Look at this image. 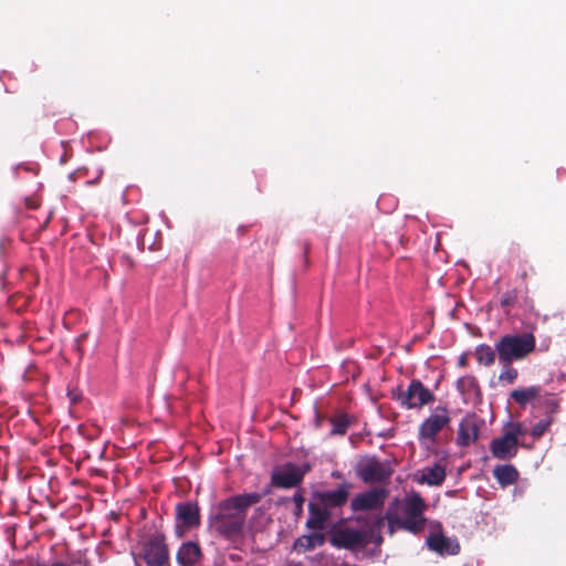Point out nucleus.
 <instances>
[{
    "label": "nucleus",
    "instance_id": "obj_1",
    "mask_svg": "<svg viewBox=\"0 0 566 566\" xmlns=\"http://www.w3.org/2000/svg\"><path fill=\"white\" fill-rule=\"evenodd\" d=\"M270 489L263 492H251L230 496L213 506L209 516L210 527L224 539L237 541L242 537L248 510L258 504Z\"/></svg>",
    "mask_w": 566,
    "mask_h": 566
},
{
    "label": "nucleus",
    "instance_id": "obj_2",
    "mask_svg": "<svg viewBox=\"0 0 566 566\" xmlns=\"http://www.w3.org/2000/svg\"><path fill=\"white\" fill-rule=\"evenodd\" d=\"M427 509L428 504L422 495L418 492H412L403 499L391 501L385 515L378 516L375 525L380 527L387 521L390 534L397 531H405L418 535L426 527L427 518L424 513Z\"/></svg>",
    "mask_w": 566,
    "mask_h": 566
},
{
    "label": "nucleus",
    "instance_id": "obj_3",
    "mask_svg": "<svg viewBox=\"0 0 566 566\" xmlns=\"http://www.w3.org/2000/svg\"><path fill=\"white\" fill-rule=\"evenodd\" d=\"M536 338L532 333L506 334L495 343L497 359L501 365L525 359L535 350Z\"/></svg>",
    "mask_w": 566,
    "mask_h": 566
},
{
    "label": "nucleus",
    "instance_id": "obj_4",
    "mask_svg": "<svg viewBox=\"0 0 566 566\" xmlns=\"http://www.w3.org/2000/svg\"><path fill=\"white\" fill-rule=\"evenodd\" d=\"M137 563L144 560L147 566H166L169 563V548L166 544V536L156 532L140 543V552L134 554Z\"/></svg>",
    "mask_w": 566,
    "mask_h": 566
},
{
    "label": "nucleus",
    "instance_id": "obj_5",
    "mask_svg": "<svg viewBox=\"0 0 566 566\" xmlns=\"http://www.w3.org/2000/svg\"><path fill=\"white\" fill-rule=\"evenodd\" d=\"M397 400L406 409H420L434 400V395L419 379H412L407 389L397 388Z\"/></svg>",
    "mask_w": 566,
    "mask_h": 566
},
{
    "label": "nucleus",
    "instance_id": "obj_6",
    "mask_svg": "<svg viewBox=\"0 0 566 566\" xmlns=\"http://www.w3.org/2000/svg\"><path fill=\"white\" fill-rule=\"evenodd\" d=\"M392 473L390 462H381L376 457L361 460L356 468V474L367 484L387 482Z\"/></svg>",
    "mask_w": 566,
    "mask_h": 566
},
{
    "label": "nucleus",
    "instance_id": "obj_7",
    "mask_svg": "<svg viewBox=\"0 0 566 566\" xmlns=\"http://www.w3.org/2000/svg\"><path fill=\"white\" fill-rule=\"evenodd\" d=\"M451 421L449 409L444 406H438L428 418H426L418 430V439L421 443H434L437 436Z\"/></svg>",
    "mask_w": 566,
    "mask_h": 566
},
{
    "label": "nucleus",
    "instance_id": "obj_8",
    "mask_svg": "<svg viewBox=\"0 0 566 566\" xmlns=\"http://www.w3.org/2000/svg\"><path fill=\"white\" fill-rule=\"evenodd\" d=\"M523 433L520 423H512L502 437L493 439L490 446L491 453L499 460H510L517 453L518 437Z\"/></svg>",
    "mask_w": 566,
    "mask_h": 566
},
{
    "label": "nucleus",
    "instance_id": "obj_9",
    "mask_svg": "<svg viewBox=\"0 0 566 566\" xmlns=\"http://www.w3.org/2000/svg\"><path fill=\"white\" fill-rule=\"evenodd\" d=\"M311 470L308 464L297 467L291 462L285 463L271 474V486L279 489H292L302 484L305 474Z\"/></svg>",
    "mask_w": 566,
    "mask_h": 566
},
{
    "label": "nucleus",
    "instance_id": "obj_10",
    "mask_svg": "<svg viewBox=\"0 0 566 566\" xmlns=\"http://www.w3.org/2000/svg\"><path fill=\"white\" fill-rule=\"evenodd\" d=\"M371 537L370 531L355 530L350 527L338 530L332 537L331 544L336 548L357 551L365 548Z\"/></svg>",
    "mask_w": 566,
    "mask_h": 566
},
{
    "label": "nucleus",
    "instance_id": "obj_11",
    "mask_svg": "<svg viewBox=\"0 0 566 566\" xmlns=\"http://www.w3.org/2000/svg\"><path fill=\"white\" fill-rule=\"evenodd\" d=\"M388 491L384 488H374L356 494L350 501L353 512L379 511L388 497Z\"/></svg>",
    "mask_w": 566,
    "mask_h": 566
},
{
    "label": "nucleus",
    "instance_id": "obj_12",
    "mask_svg": "<svg viewBox=\"0 0 566 566\" xmlns=\"http://www.w3.org/2000/svg\"><path fill=\"white\" fill-rule=\"evenodd\" d=\"M176 535L184 536L185 531L199 526L200 511L197 503L184 502L176 506Z\"/></svg>",
    "mask_w": 566,
    "mask_h": 566
},
{
    "label": "nucleus",
    "instance_id": "obj_13",
    "mask_svg": "<svg viewBox=\"0 0 566 566\" xmlns=\"http://www.w3.org/2000/svg\"><path fill=\"white\" fill-rule=\"evenodd\" d=\"M545 394L538 385L530 387H518L510 392L509 399L517 403L521 408L532 405L533 408H543Z\"/></svg>",
    "mask_w": 566,
    "mask_h": 566
},
{
    "label": "nucleus",
    "instance_id": "obj_14",
    "mask_svg": "<svg viewBox=\"0 0 566 566\" xmlns=\"http://www.w3.org/2000/svg\"><path fill=\"white\" fill-rule=\"evenodd\" d=\"M543 409L545 410V419L539 420L535 423L531 430V434L534 439H539L554 422V415L559 410V401L553 394L545 392L543 400Z\"/></svg>",
    "mask_w": 566,
    "mask_h": 566
},
{
    "label": "nucleus",
    "instance_id": "obj_15",
    "mask_svg": "<svg viewBox=\"0 0 566 566\" xmlns=\"http://www.w3.org/2000/svg\"><path fill=\"white\" fill-rule=\"evenodd\" d=\"M350 490L352 484L344 482L339 484L335 490H327L316 493V499L328 510L343 507L348 501Z\"/></svg>",
    "mask_w": 566,
    "mask_h": 566
},
{
    "label": "nucleus",
    "instance_id": "obj_16",
    "mask_svg": "<svg viewBox=\"0 0 566 566\" xmlns=\"http://www.w3.org/2000/svg\"><path fill=\"white\" fill-rule=\"evenodd\" d=\"M479 434L480 424L478 417L475 415H467L459 423L457 443L460 447H468L478 441Z\"/></svg>",
    "mask_w": 566,
    "mask_h": 566
},
{
    "label": "nucleus",
    "instance_id": "obj_17",
    "mask_svg": "<svg viewBox=\"0 0 566 566\" xmlns=\"http://www.w3.org/2000/svg\"><path fill=\"white\" fill-rule=\"evenodd\" d=\"M428 547L440 555H457L460 544L455 537H447L443 534H430L427 538Z\"/></svg>",
    "mask_w": 566,
    "mask_h": 566
},
{
    "label": "nucleus",
    "instance_id": "obj_18",
    "mask_svg": "<svg viewBox=\"0 0 566 566\" xmlns=\"http://www.w3.org/2000/svg\"><path fill=\"white\" fill-rule=\"evenodd\" d=\"M310 516L306 521V526L314 531H321L325 527L326 521L329 518V510L318 503L311 502L308 504Z\"/></svg>",
    "mask_w": 566,
    "mask_h": 566
},
{
    "label": "nucleus",
    "instance_id": "obj_19",
    "mask_svg": "<svg viewBox=\"0 0 566 566\" xmlns=\"http://www.w3.org/2000/svg\"><path fill=\"white\" fill-rule=\"evenodd\" d=\"M201 557V548L198 543H184L177 552V562L180 566H193Z\"/></svg>",
    "mask_w": 566,
    "mask_h": 566
},
{
    "label": "nucleus",
    "instance_id": "obj_20",
    "mask_svg": "<svg viewBox=\"0 0 566 566\" xmlns=\"http://www.w3.org/2000/svg\"><path fill=\"white\" fill-rule=\"evenodd\" d=\"M493 476L501 486L505 488L516 483L518 480V471L512 464L496 465L493 469Z\"/></svg>",
    "mask_w": 566,
    "mask_h": 566
},
{
    "label": "nucleus",
    "instance_id": "obj_21",
    "mask_svg": "<svg viewBox=\"0 0 566 566\" xmlns=\"http://www.w3.org/2000/svg\"><path fill=\"white\" fill-rule=\"evenodd\" d=\"M446 480V468L441 463L427 467L422 470L421 482L428 485H441Z\"/></svg>",
    "mask_w": 566,
    "mask_h": 566
},
{
    "label": "nucleus",
    "instance_id": "obj_22",
    "mask_svg": "<svg viewBox=\"0 0 566 566\" xmlns=\"http://www.w3.org/2000/svg\"><path fill=\"white\" fill-rule=\"evenodd\" d=\"M325 535L318 532L303 535L295 541L294 547L296 549H302L303 552H310L317 546H322L325 543Z\"/></svg>",
    "mask_w": 566,
    "mask_h": 566
},
{
    "label": "nucleus",
    "instance_id": "obj_23",
    "mask_svg": "<svg viewBox=\"0 0 566 566\" xmlns=\"http://www.w3.org/2000/svg\"><path fill=\"white\" fill-rule=\"evenodd\" d=\"M457 389L463 396H480L481 389L478 379L472 375H465L458 379Z\"/></svg>",
    "mask_w": 566,
    "mask_h": 566
},
{
    "label": "nucleus",
    "instance_id": "obj_24",
    "mask_svg": "<svg viewBox=\"0 0 566 566\" xmlns=\"http://www.w3.org/2000/svg\"><path fill=\"white\" fill-rule=\"evenodd\" d=\"M496 355H497V353L495 350V347L492 348L488 344H480L475 347V350H474V356H475L476 361L480 365H483L486 367L494 364Z\"/></svg>",
    "mask_w": 566,
    "mask_h": 566
},
{
    "label": "nucleus",
    "instance_id": "obj_25",
    "mask_svg": "<svg viewBox=\"0 0 566 566\" xmlns=\"http://www.w3.org/2000/svg\"><path fill=\"white\" fill-rule=\"evenodd\" d=\"M329 421L333 427L331 434L344 436L347 432L349 426L353 423V418L347 413H339L331 417Z\"/></svg>",
    "mask_w": 566,
    "mask_h": 566
},
{
    "label": "nucleus",
    "instance_id": "obj_26",
    "mask_svg": "<svg viewBox=\"0 0 566 566\" xmlns=\"http://www.w3.org/2000/svg\"><path fill=\"white\" fill-rule=\"evenodd\" d=\"M502 370L499 375V381L502 385H513L517 377H518V370L512 366V364L502 365Z\"/></svg>",
    "mask_w": 566,
    "mask_h": 566
},
{
    "label": "nucleus",
    "instance_id": "obj_27",
    "mask_svg": "<svg viewBox=\"0 0 566 566\" xmlns=\"http://www.w3.org/2000/svg\"><path fill=\"white\" fill-rule=\"evenodd\" d=\"M517 295H518V293H517L516 289L506 291L505 293H503V295L501 297V301H500L501 306L504 308L514 306L517 302Z\"/></svg>",
    "mask_w": 566,
    "mask_h": 566
},
{
    "label": "nucleus",
    "instance_id": "obj_28",
    "mask_svg": "<svg viewBox=\"0 0 566 566\" xmlns=\"http://www.w3.org/2000/svg\"><path fill=\"white\" fill-rule=\"evenodd\" d=\"M528 271L533 272V266L527 265L526 262L521 264L520 271H518V277L522 282H526L528 277Z\"/></svg>",
    "mask_w": 566,
    "mask_h": 566
},
{
    "label": "nucleus",
    "instance_id": "obj_29",
    "mask_svg": "<svg viewBox=\"0 0 566 566\" xmlns=\"http://www.w3.org/2000/svg\"><path fill=\"white\" fill-rule=\"evenodd\" d=\"M293 502L295 503V506L298 509V510H302V506L305 502V499L304 496L302 495V493L300 492H296L294 495H293Z\"/></svg>",
    "mask_w": 566,
    "mask_h": 566
},
{
    "label": "nucleus",
    "instance_id": "obj_30",
    "mask_svg": "<svg viewBox=\"0 0 566 566\" xmlns=\"http://www.w3.org/2000/svg\"><path fill=\"white\" fill-rule=\"evenodd\" d=\"M120 260H122V263L125 264L126 266L128 268H132L134 265V262L133 260L130 259V256L126 255V254H123L120 256Z\"/></svg>",
    "mask_w": 566,
    "mask_h": 566
},
{
    "label": "nucleus",
    "instance_id": "obj_31",
    "mask_svg": "<svg viewBox=\"0 0 566 566\" xmlns=\"http://www.w3.org/2000/svg\"><path fill=\"white\" fill-rule=\"evenodd\" d=\"M458 365H459L460 367H467V365H468V357H467V355H465V354H462V355L459 357V359H458Z\"/></svg>",
    "mask_w": 566,
    "mask_h": 566
},
{
    "label": "nucleus",
    "instance_id": "obj_32",
    "mask_svg": "<svg viewBox=\"0 0 566 566\" xmlns=\"http://www.w3.org/2000/svg\"><path fill=\"white\" fill-rule=\"evenodd\" d=\"M67 395H69V397H70V399H71V401H72L73 403H76V402H77V400H78V395H77V394H75V392H73V391H69V394H67Z\"/></svg>",
    "mask_w": 566,
    "mask_h": 566
},
{
    "label": "nucleus",
    "instance_id": "obj_33",
    "mask_svg": "<svg viewBox=\"0 0 566 566\" xmlns=\"http://www.w3.org/2000/svg\"><path fill=\"white\" fill-rule=\"evenodd\" d=\"M27 206H28L29 208H32V209H34V208H35V205H32V202H29V200L27 201Z\"/></svg>",
    "mask_w": 566,
    "mask_h": 566
},
{
    "label": "nucleus",
    "instance_id": "obj_34",
    "mask_svg": "<svg viewBox=\"0 0 566 566\" xmlns=\"http://www.w3.org/2000/svg\"><path fill=\"white\" fill-rule=\"evenodd\" d=\"M375 542H376V544H380L382 542V537L378 536Z\"/></svg>",
    "mask_w": 566,
    "mask_h": 566
},
{
    "label": "nucleus",
    "instance_id": "obj_35",
    "mask_svg": "<svg viewBox=\"0 0 566 566\" xmlns=\"http://www.w3.org/2000/svg\"><path fill=\"white\" fill-rule=\"evenodd\" d=\"M96 181H97V178H96V179H94V180H92V181H87L86 184H87V185H94V184H96Z\"/></svg>",
    "mask_w": 566,
    "mask_h": 566
}]
</instances>
